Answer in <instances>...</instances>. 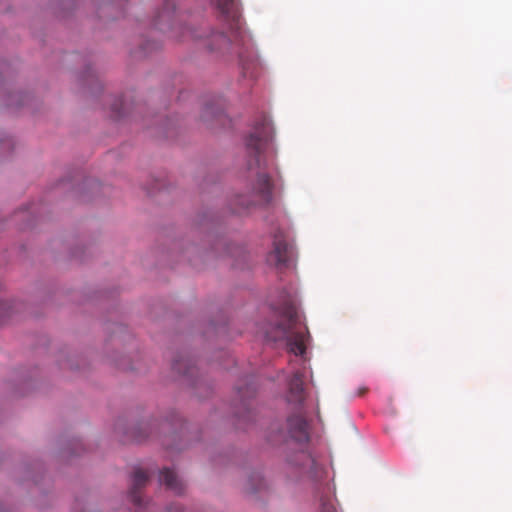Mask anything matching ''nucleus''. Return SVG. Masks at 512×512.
<instances>
[{
	"mask_svg": "<svg viewBox=\"0 0 512 512\" xmlns=\"http://www.w3.org/2000/svg\"><path fill=\"white\" fill-rule=\"evenodd\" d=\"M271 138V127L267 119H263L261 126L256 127L246 139V149L250 157L247 168L252 175H255V181L252 183L247 194L238 195L235 198L236 213L242 209H248L252 206H266L273 199V184L269 175L264 171L263 151Z\"/></svg>",
	"mask_w": 512,
	"mask_h": 512,
	"instance_id": "f257e3e1",
	"label": "nucleus"
},
{
	"mask_svg": "<svg viewBox=\"0 0 512 512\" xmlns=\"http://www.w3.org/2000/svg\"><path fill=\"white\" fill-rule=\"evenodd\" d=\"M278 322L265 330V336L271 341H285L289 352L294 355H303L306 347L304 335L300 331V320L292 298L285 295L281 302L273 306Z\"/></svg>",
	"mask_w": 512,
	"mask_h": 512,
	"instance_id": "f03ea898",
	"label": "nucleus"
},
{
	"mask_svg": "<svg viewBox=\"0 0 512 512\" xmlns=\"http://www.w3.org/2000/svg\"><path fill=\"white\" fill-rule=\"evenodd\" d=\"M216 8L221 18L229 27L233 45L236 47L246 45L247 35L242 29L241 11L237 0H215Z\"/></svg>",
	"mask_w": 512,
	"mask_h": 512,
	"instance_id": "7ed1b4c3",
	"label": "nucleus"
},
{
	"mask_svg": "<svg viewBox=\"0 0 512 512\" xmlns=\"http://www.w3.org/2000/svg\"><path fill=\"white\" fill-rule=\"evenodd\" d=\"M293 256V247L284 239L276 237L274 240V249L268 256V262L277 267L288 266Z\"/></svg>",
	"mask_w": 512,
	"mask_h": 512,
	"instance_id": "20e7f679",
	"label": "nucleus"
},
{
	"mask_svg": "<svg viewBox=\"0 0 512 512\" xmlns=\"http://www.w3.org/2000/svg\"><path fill=\"white\" fill-rule=\"evenodd\" d=\"M306 398L304 389V375L297 371L288 383L287 401L296 407H302Z\"/></svg>",
	"mask_w": 512,
	"mask_h": 512,
	"instance_id": "39448f33",
	"label": "nucleus"
},
{
	"mask_svg": "<svg viewBox=\"0 0 512 512\" xmlns=\"http://www.w3.org/2000/svg\"><path fill=\"white\" fill-rule=\"evenodd\" d=\"M288 433L292 439L299 443L307 442L309 439L307 422L300 414L292 415L287 420Z\"/></svg>",
	"mask_w": 512,
	"mask_h": 512,
	"instance_id": "423d86ee",
	"label": "nucleus"
},
{
	"mask_svg": "<svg viewBox=\"0 0 512 512\" xmlns=\"http://www.w3.org/2000/svg\"><path fill=\"white\" fill-rule=\"evenodd\" d=\"M148 474L141 468L135 469L132 476V483L129 490V497L131 501L138 507L143 505V499L141 497V489L144 488L148 482Z\"/></svg>",
	"mask_w": 512,
	"mask_h": 512,
	"instance_id": "0eeeda50",
	"label": "nucleus"
},
{
	"mask_svg": "<svg viewBox=\"0 0 512 512\" xmlns=\"http://www.w3.org/2000/svg\"><path fill=\"white\" fill-rule=\"evenodd\" d=\"M160 482L163 483L167 489L173 491L175 494H182L185 490L184 482L178 475L169 468H164L160 472Z\"/></svg>",
	"mask_w": 512,
	"mask_h": 512,
	"instance_id": "6e6552de",
	"label": "nucleus"
},
{
	"mask_svg": "<svg viewBox=\"0 0 512 512\" xmlns=\"http://www.w3.org/2000/svg\"><path fill=\"white\" fill-rule=\"evenodd\" d=\"M206 45L211 51L223 50L232 45V39L223 33H213L207 38Z\"/></svg>",
	"mask_w": 512,
	"mask_h": 512,
	"instance_id": "1a4fd4ad",
	"label": "nucleus"
},
{
	"mask_svg": "<svg viewBox=\"0 0 512 512\" xmlns=\"http://www.w3.org/2000/svg\"><path fill=\"white\" fill-rule=\"evenodd\" d=\"M175 9V2L173 0H167L163 5L162 10L158 13L155 19V25L159 29L164 30L163 23L170 22L172 20Z\"/></svg>",
	"mask_w": 512,
	"mask_h": 512,
	"instance_id": "9d476101",
	"label": "nucleus"
},
{
	"mask_svg": "<svg viewBox=\"0 0 512 512\" xmlns=\"http://www.w3.org/2000/svg\"><path fill=\"white\" fill-rule=\"evenodd\" d=\"M173 370L183 375L190 376L193 374L194 366L192 365V361L188 358L177 359L173 362Z\"/></svg>",
	"mask_w": 512,
	"mask_h": 512,
	"instance_id": "9b49d317",
	"label": "nucleus"
},
{
	"mask_svg": "<svg viewBox=\"0 0 512 512\" xmlns=\"http://www.w3.org/2000/svg\"><path fill=\"white\" fill-rule=\"evenodd\" d=\"M265 485L264 479L259 472H254L248 479L247 491L250 493H255L260 491Z\"/></svg>",
	"mask_w": 512,
	"mask_h": 512,
	"instance_id": "f8f14e48",
	"label": "nucleus"
},
{
	"mask_svg": "<svg viewBox=\"0 0 512 512\" xmlns=\"http://www.w3.org/2000/svg\"><path fill=\"white\" fill-rule=\"evenodd\" d=\"M221 116L222 111L218 107H215L214 105H206L201 117L204 121H209L210 119H218Z\"/></svg>",
	"mask_w": 512,
	"mask_h": 512,
	"instance_id": "ddd939ff",
	"label": "nucleus"
},
{
	"mask_svg": "<svg viewBox=\"0 0 512 512\" xmlns=\"http://www.w3.org/2000/svg\"><path fill=\"white\" fill-rule=\"evenodd\" d=\"M320 512H338L334 505L333 499L330 497L321 498Z\"/></svg>",
	"mask_w": 512,
	"mask_h": 512,
	"instance_id": "4468645a",
	"label": "nucleus"
},
{
	"mask_svg": "<svg viewBox=\"0 0 512 512\" xmlns=\"http://www.w3.org/2000/svg\"><path fill=\"white\" fill-rule=\"evenodd\" d=\"M121 107H122V100H119V105L118 104L113 105L112 110L116 117L121 116Z\"/></svg>",
	"mask_w": 512,
	"mask_h": 512,
	"instance_id": "2eb2a0df",
	"label": "nucleus"
},
{
	"mask_svg": "<svg viewBox=\"0 0 512 512\" xmlns=\"http://www.w3.org/2000/svg\"><path fill=\"white\" fill-rule=\"evenodd\" d=\"M167 512H183L182 508L178 505L171 506Z\"/></svg>",
	"mask_w": 512,
	"mask_h": 512,
	"instance_id": "dca6fc26",
	"label": "nucleus"
},
{
	"mask_svg": "<svg viewBox=\"0 0 512 512\" xmlns=\"http://www.w3.org/2000/svg\"><path fill=\"white\" fill-rule=\"evenodd\" d=\"M240 62L243 66V70H244V74L246 75L248 73V69H249V66H247L245 63H244V60H243V56L240 54Z\"/></svg>",
	"mask_w": 512,
	"mask_h": 512,
	"instance_id": "f3484780",
	"label": "nucleus"
},
{
	"mask_svg": "<svg viewBox=\"0 0 512 512\" xmlns=\"http://www.w3.org/2000/svg\"><path fill=\"white\" fill-rule=\"evenodd\" d=\"M366 392H367V388L362 387V388L358 389L357 396H363Z\"/></svg>",
	"mask_w": 512,
	"mask_h": 512,
	"instance_id": "a211bd4d",
	"label": "nucleus"
},
{
	"mask_svg": "<svg viewBox=\"0 0 512 512\" xmlns=\"http://www.w3.org/2000/svg\"><path fill=\"white\" fill-rule=\"evenodd\" d=\"M194 38H197L198 35L194 34V32H191Z\"/></svg>",
	"mask_w": 512,
	"mask_h": 512,
	"instance_id": "6ab92c4d",
	"label": "nucleus"
},
{
	"mask_svg": "<svg viewBox=\"0 0 512 512\" xmlns=\"http://www.w3.org/2000/svg\"><path fill=\"white\" fill-rule=\"evenodd\" d=\"M239 394L242 396H244V392H242L241 390L239 391Z\"/></svg>",
	"mask_w": 512,
	"mask_h": 512,
	"instance_id": "aec40b11",
	"label": "nucleus"
}]
</instances>
